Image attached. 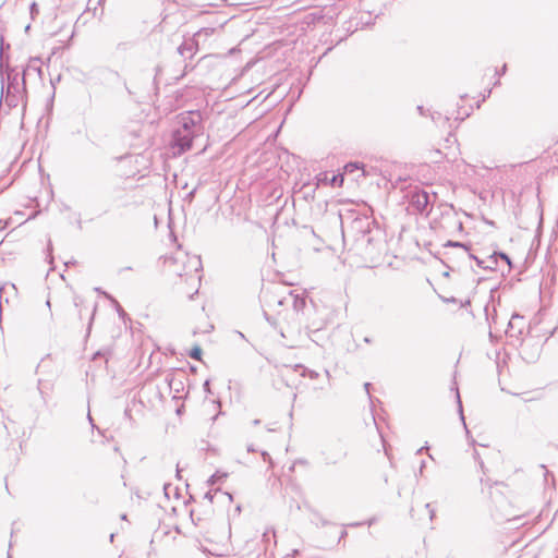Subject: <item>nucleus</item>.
Listing matches in <instances>:
<instances>
[{
	"instance_id": "cd10ccee",
	"label": "nucleus",
	"mask_w": 558,
	"mask_h": 558,
	"mask_svg": "<svg viewBox=\"0 0 558 558\" xmlns=\"http://www.w3.org/2000/svg\"><path fill=\"white\" fill-rule=\"evenodd\" d=\"M425 465H426V463H425V461L423 460V461L421 462V465H420V474H422V473H423V470H424Z\"/></svg>"
},
{
	"instance_id": "7ed1b4c3",
	"label": "nucleus",
	"mask_w": 558,
	"mask_h": 558,
	"mask_svg": "<svg viewBox=\"0 0 558 558\" xmlns=\"http://www.w3.org/2000/svg\"><path fill=\"white\" fill-rule=\"evenodd\" d=\"M1 75V101L4 100L9 108H16L24 102L26 95L25 73H21L10 65H0Z\"/></svg>"
},
{
	"instance_id": "4c0bfd02",
	"label": "nucleus",
	"mask_w": 558,
	"mask_h": 558,
	"mask_svg": "<svg viewBox=\"0 0 558 558\" xmlns=\"http://www.w3.org/2000/svg\"><path fill=\"white\" fill-rule=\"evenodd\" d=\"M364 341H365L366 343H369V342H371V339L366 337V338L364 339Z\"/></svg>"
},
{
	"instance_id": "393cba45",
	"label": "nucleus",
	"mask_w": 558,
	"mask_h": 558,
	"mask_svg": "<svg viewBox=\"0 0 558 558\" xmlns=\"http://www.w3.org/2000/svg\"><path fill=\"white\" fill-rule=\"evenodd\" d=\"M507 71V64H504L502 68L500 69V71H497V75H504Z\"/></svg>"
},
{
	"instance_id": "9b49d317",
	"label": "nucleus",
	"mask_w": 558,
	"mask_h": 558,
	"mask_svg": "<svg viewBox=\"0 0 558 558\" xmlns=\"http://www.w3.org/2000/svg\"><path fill=\"white\" fill-rule=\"evenodd\" d=\"M85 312H86V314L89 315L88 325H87V335H89L90 330H92V325H93V322H94V316H95V313H96V305L90 311L88 308H86V307H81L80 311H78V316H80L81 319L83 318Z\"/></svg>"
},
{
	"instance_id": "e433bc0d",
	"label": "nucleus",
	"mask_w": 558,
	"mask_h": 558,
	"mask_svg": "<svg viewBox=\"0 0 558 558\" xmlns=\"http://www.w3.org/2000/svg\"><path fill=\"white\" fill-rule=\"evenodd\" d=\"M259 423H260V421H259V420H254V421H253V424H254V425H258Z\"/></svg>"
},
{
	"instance_id": "c756f323",
	"label": "nucleus",
	"mask_w": 558,
	"mask_h": 558,
	"mask_svg": "<svg viewBox=\"0 0 558 558\" xmlns=\"http://www.w3.org/2000/svg\"><path fill=\"white\" fill-rule=\"evenodd\" d=\"M311 330H318L320 327L313 324L312 326H307Z\"/></svg>"
},
{
	"instance_id": "5701e85b",
	"label": "nucleus",
	"mask_w": 558,
	"mask_h": 558,
	"mask_svg": "<svg viewBox=\"0 0 558 558\" xmlns=\"http://www.w3.org/2000/svg\"><path fill=\"white\" fill-rule=\"evenodd\" d=\"M217 492H219V489H217L214 494H213L211 492H207V493L205 494V498H206V499H208L210 502H213V500H214V496H215V494H216Z\"/></svg>"
},
{
	"instance_id": "423d86ee",
	"label": "nucleus",
	"mask_w": 558,
	"mask_h": 558,
	"mask_svg": "<svg viewBox=\"0 0 558 558\" xmlns=\"http://www.w3.org/2000/svg\"><path fill=\"white\" fill-rule=\"evenodd\" d=\"M214 33L213 28H203L198 31L193 38L185 39L179 47L178 52L185 59L193 58L198 49V38L202 35L208 36Z\"/></svg>"
},
{
	"instance_id": "a211bd4d",
	"label": "nucleus",
	"mask_w": 558,
	"mask_h": 558,
	"mask_svg": "<svg viewBox=\"0 0 558 558\" xmlns=\"http://www.w3.org/2000/svg\"><path fill=\"white\" fill-rule=\"evenodd\" d=\"M457 400H458V405H459V412H460L461 420H462L463 424L465 425L464 416H463V411H462V403H461V400H460L459 392H457Z\"/></svg>"
},
{
	"instance_id": "1a4fd4ad",
	"label": "nucleus",
	"mask_w": 558,
	"mask_h": 558,
	"mask_svg": "<svg viewBox=\"0 0 558 558\" xmlns=\"http://www.w3.org/2000/svg\"><path fill=\"white\" fill-rule=\"evenodd\" d=\"M444 246L459 248L461 251L463 258H466L468 260L474 259L476 262V265L484 269L485 259H480L478 257L473 255L470 252V247L466 244L457 241H448Z\"/></svg>"
},
{
	"instance_id": "37998d69",
	"label": "nucleus",
	"mask_w": 558,
	"mask_h": 558,
	"mask_svg": "<svg viewBox=\"0 0 558 558\" xmlns=\"http://www.w3.org/2000/svg\"><path fill=\"white\" fill-rule=\"evenodd\" d=\"M46 304H47L48 307H50V301L49 300L46 302Z\"/></svg>"
},
{
	"instance_id": "f704fd0d",
	"label": "nucleus",
	"mask_w": 558,
	"mask_h": 558,
	"mask_svg": "<svg viewBox=\"0 0 558 558\" xmlns=\"http://www.w3.org/2000/svg\"><path fill=\"white\" fill-rule=\"evenodd\" d=\"M180 472H181V470L179 469V465H177V477L178 478H181Z\"/></svg>"
},
{
	"instance_id": "c9c22d12",
	"label": "nucleus",
	"mask_w": 558,
	"mask_h": 558,
	"mask_svg": "<svg viewBox=\"0 0 558 558\" xmlns=\"http://www.w3.org/2000/svg\"><path fill=\"white\" fill-rule=\"evenodd\" d=\"M458 223V228L461 230L462 229V222L461 221H457Z\"/></svg>"
},
{
	"instance_id": "9d476101",
	"label": "nucleus",
	"mask_w": 558,
	"mask_h": 558,
	"mask_svg": "<svg viewBox=\"0 0 558 558\" xmlns=\"http://www.w3.org/2000/svg\"><path fill=\"white\" fill-rule=\"evenodd\" d=\"M166 381L171 390L179 392L183 388V383L175 378L173 374H168L166 376Z\"/></svg>"
},
{
	"instance_id": "58836bf2",
	"label": "nucleus",
	"mask_w": 558,
	"mask_h": 558,
	"mask_svg": "<svg viewBox=\"0 0 558 558\" xmlns=\"http://www.w3.org/2000/svg\"><path fill=\"white\" fill-rule=\"evenodd\" d=\"M113 537H114V534L112 533V534L110 535V542H113Z\"/></svg>"
},
{
	"instance_id": "20e7f679",
	"label": "nucleus",
	"mask_w": 558,
	"mask_h": 558,
	"mask_svg": "<svg viewBox=\"0 0 558 558\" xmlns=\"http://www.w3.org/2000/svg\"><path fill=\"white\" fill-rule=\"evenodd\" d=\"M289 298L292 300L293 311L295 312L296 318L299 320V325L294 326V327H288L287 329L281 328L280 335L282 338H287L289 336H294V335L301 333V328H300L301 317H300V315L301 314L304 315L305 310H307L305 296L295 294L294 292L291 291L289 293Z\"/></svg>"
},
{
	"instance_id": "72a5a7b5",
	"label": "nucleus",
	"mask_w": 558,
	"mask_h": 558,
	"mask_svg": "<svg viewBox=\"0 0 558 558\" xmlns=\"http://www.w3.org/2000/svg\"><path fill=\"white\" fill-rule=\"evenodd\" d=\"M347 536V531H342L339 541L344 538Z\"/></svg>"
},
{
	"instance_id": "79ce46f5",
	"label": "nucleus",
	"mask_w": 558,
	"mask_h": 558,
	"mask_svg": "<svg viewBox=\"0 0 558 558\" xmlns=\"http://www.w3.org/2000/svg\"><path fill=\"white\" fill-rule=\"evenodd\" d=\"M226 495L229 497V499H232V495L226 493Z\"/></svg>"
},
{
	"instance_id": "6ab92c4d",
	"label": "nucleus",
	"mask_w": 558,
	"mask_h": 558,
	"mask_svg": "<svg viewBox=\"0 0 558 558\" xmlns=\"http://www.w3.org/2000/svg\"><path fill=\"white\" fill-rule=\"evenodd\" d=\"M425 508L428 510L429 519L433 520L435 518V509L432 507L430 504H426Z\"/></svg>"
},
{
	"instance_id": "39448f33",
	"label": "nucleus",
	"mask_w": 558,
	"mask_h": 558,
	"mask_svg": "<svg viewBox=\"0 0 558 558\" xmlns=\"http://www.w3.org/2000/svg\"><path fill=\"white\" fill-rule=\"evenodd\" d=\"M430 197L429 194L424 190L412 191L409 194V207L412 211L417 214H428Z\"/></svg>"
},
{
	"instance_id": "0eeeda50",
	"label": "nucleus",
	"mask_w": 558,
	"mask_h": 558,
	"mask_svg": "<svg viewBox=\"0 0 558 558\" xmlns=\"http://www.w3.org/2000/svg\"><path fill=\"white\" fill-rule=\"evenodd\" d=\"M186 262H182L184 265V271H175L179 277H186L193 281L201 280V276L198 275L202 269V260L198 256H189L185 255Z\"/></svg>"
},
{
	"instance_id": "a18cd8bd",
	"label": "nucleus",
	"mask_w": 558,
	"mask_h": 558,
	"mask_svg": "<svg viewBox=\"0 0 558 558\" xmlns=\"http://www.w3.org/2000/svg\"><path fill=\"white\" fill-rule=\"evenodd\" d=\"M480 465H481V468H483L484 466V462L480 461Z\"/></svg>"
},
{
	"instance_id": "4468645a",
	"label": "nucleus",
	"mask_w": 558,
	"mask_h": 558,
	"mask_svg": "<svg viewBox=\"0 0 558 558\" xmlns=\"http://www.w3.org/2000/svg\"><path fill=\"white\" fill-rule=\"evenodd\" d=\"M227 477V474L226 473H219V472H216L215 474H213L209 480H208V483L210 485H214L220 481H222L223 478Z\"/></svg>"
},
{
	"instance_id": "bb28decb",
	"label": "nucleus",
	"mask_w": 558,
	"mask_h": 558,
	"mask_svg": "<svg viewBox=\"0 0 558 558\" xmlns=\"http://www.w3.org/2000/svg\"><path fill=\"white\" fill-rule=\"evenodd\" d=\"M195 191H196V190L194 189V190H192V191L187 194V198H189V199H192V198L194 197V195H195Z\"/></svg>"
},
{
	"instance_id": "ea45409f",
	"label": "nucleus",
	"mask_w": 558,
	"mask_h": 558,
	"mask_svg": "<svg viewBox=\"0 0 558 558\" xmlns=\"http://www.w3.org/2000/svg\"><path fill=\"white\" fill-rule=\"evenodd\" d=\"M474 457H475V459H477V458H478V453H477V451H474Z\"/></svg>"
},
{
	"instance_id": "a19ab883",
	"label": "nucleus",
	"mask_w": 558,
	"mask_h": 558,
	"mask_svg": "<svg viewBox=\"0 0 558 558\" xmlns=\"http://www.w3.org/2000/svg\"><path fill=\"white\" fill-rule=\"evenodd\" d=\"M75 306H80V303L77 302V300L75 299V302H74Z\"/></svg>"
},
{
	"instance_id": "ddd939ff",
	"label": "nucleus",
	"mask_w": 558,
	"mask_h": 558,
	"mask_svg": "<svg viewBox=\"0 0 558 558\" xmlns=\"http://www.w3.org/2000/svg\"><path fill=\"white\" fill-rule=\"evenodd\" d=\"M301 371V376H308L310 378L312 379H316L319 374L315 371H312V369H308L306 367H304L303 365H295V371Z\"/></svg>"
},
{
	"instance_id": "49530a36",
	"label": "nucleus",
	"mask_w": 558,
	"mask_h": 558,
	"mask_svg": "<svg viewBox=\"0 0 558 558\" xmlns=\"http://www.w3.org/2000/svg\"><path fill=\"white\" fill-rule=\"evenodd\" d=\"M8 558H11V555H10V554H8Z\"/></svg>"
},
{
	"instance_id": "f8f14e48",
	"label": "nucleus",
	"mask_w": 558,
	"mask_h": 558,
	"mask_svg": "<svg viewBox=\"0 0 558 558\" xmlns=\"http://www.w3.org/2000/svg\"><path fill=\"white\" fill-rule=\"evenodd\" d=\"M497 264H498L497 252H495L487 259H485L484 269L496 270Z\"/></svg>"
},
{
	"instance_id": "412c9836",
	"label": "nucleus",
	"mask_w": 558,
	"mask_h": 558,
	"mask_svg": "<svg viewBox=\"0 0 558 558\" xmlns=\"http://www.w3.org/2000/svg\"><path fill=\"white\" fill-rule=\"evenodd\" d=\"M260 454L264 461L269 462L270 464L272 463L271 457L267 451H262Z\"/></svg>"
},
{
	"instance_id": "2f4dec72",
	"label": "nucleus",
	"mask_w": 558,
	"mask_h": 558,
	"mask_svg": "<svg viewBox=\"0 0 558 558\" xmlns=\"http://www.w3.org/2000/svg\"><path fill=\"white\" fill-rule=\"evenodd\" d=\"M425 449H428V447H426V446H425V447L420 448V449L416 451V453H417V454H421Z\"/></svg>"
},
{
	"instance_id": "b1692460",
	"label": "nucleus",
	"mask_w": 558,
	"mask_h": 558,
	"mask_svg": "<svg viewBox=\"0 0 558 558\" xmlns=\"http://www.w3.org/2000/svg\"><path fill=\"white\" fill-rule=\"evenodd\" d=\"M345 168L350 169V171H352L353 169H359L360 166L357 163H349V165H347Z\"/></svg>"
},
{
	"instance_id": "7c9ffc66",
	"label": "nucleus",
	"mask_w": 558,
	"mask_h": 558,
	"mask_svg": "<svg viewBox=\"0 0 558 558\" xmlns=\"http://www.w3.org/2000/svg\"><path fill=\"white\" fill-rule=\"evenodd\" d=\"M417 110H418L420 114H422V116L425 114L423 106H418Z\"/></svg>"
},
{
	"instance_id": "473e14b6",
	"label": "nucleus",
	"mask_w": 558,
	"mask_h": 558,
	"mask_svg": "<svg viewBox=\"0 0 558 558\" xmlns=\"http://www.w3.org/2000/svg\"><path fill=\"white\" fill-rule=\"evenodd\" d=\"M247 451L248 452H255V449H254L253 445L247 446Z\"/></svg>"
},
{
	"instance_id": "f257e3e1",
	"label": "nucleus",
	"mask_w": 558,
	"mask_h": 558,
	"mask_svg": "<svg viewBox=\"0 0 558 558\" xmlns=\"http://www.w3.org/2000/svg\"><path fill=\"white\" fill-rule=\"evenodd\" d=\"M343 241L349 250L364 260H376L385 246L384 234L369 217H355L343 229Z\"/></svg>"
},
{
	"instance_id": "c03bdc74",
	"label": "nucleus",
	"mask_w": 558,
	"mask_h": 558,
	"mask_svg": "<svg viewBox=\"0 0 558 558\" xmlns=\"http://www.w3.org/2000/svg\"><path fill=\"white\" fill-rule=\"evenodd\" d=\"M266 320L270 322L269 317L267 316V313H265Z\"/></svg>"
},
{
	"instance_id": "aec40b11",
	"label": "nucleus",
	"mask_w": 558,
	"mask_h": 558,
	"mask_svg": "<svg viewBox=\"0 0 558 558\" xmlns=\"http://www.w3.org/2000/svg\"><path fill=\"white\" fill-rule=\"evenodd\" d=\"M112 302L116 304L118 314L123 317L125 315V312L123 311L121 305L114 299H112Z\"/></svg>"
},
{
	"instance_id": "6e6552de",
	"label": "nucleus",
	"mask_w": 558,
	"mask_h": 558,
	"mask_svg": "<svg viewBox=\"0 0 558 558\" xmlns=\"http://www.w3.org/2000/svg\"><path fill=\"white\" fill-rule=\"evenodd\" d=\"M525 328L524 317L519 314H513L508 322L506 335L510 338H519Z\"/></svg>"
},
{
	"instance_id": "f3484780",
	"label": "nucleus",
	"mask_w": 558,
	"mask_h": 558,
	"mask_svg": "<svg viewBox=\"0 0 558 558\" xmlns=\"http://www.w3.org/2000/svg\"><path fill=\"white\" fill-rule=\"evenodd\" d=\"M29 9H31V15H32V19H34V17H35V15H36V14H38V12H39V9H38L37 3H36V2H33V3L31 4V8H29Z\"/></svg>"
},
{
	"instance_id": "dca6fc26",
	"label": "nucleus",
	"mask_w": 558,
	"mask_h": 558,
	"mask_svg": "<svg viewBox=\"0 0 558 558\" xmlns=\"http://www.w3.org/2000/svg\"><path fill=\"white\" fill-rule=\"evenodd\" d=\"M498 258H501L502 260H505L509 267L511 266V260H510V258H509V256L507 254L498 252L497 253V259Z\"/></svg>"
},
{
	"instance_id": "a878e982",
	"label": "nucleus",
	"mask_w": 558,
	"mask_h": 558,
	"mask_svg": "<svg viewBox=\"0 0 558 558\" xmlns=\"http://www.w3.org/2000/svg\"><path fill=\"white\" fill-rule=\"evenodd\" d=\"M369 387H371V384H369V383H365V384H364V388H365V390H366L367 395H369ZM368 397L371 398V396H368Z\"/></svg>"
},
{
	"instance_id": "2eb2a0df",
	"label": "nucleus",
	"mask_w": 558,
	"mask_h": 558,
	"mask_svg": "<svg viewBox=\"0 0 558 558\" xmlns=\"http://www.w3.org/2000/svg\"><path fill=\"white\" fill-rule=\"evenodd\" d=\"M189 355H190V357H192L194 360H201L202 349L198 345H196L190 351Z\"/></svg>"
},
{
	"instance_id": "4be33fe9",
	"label": "nucleus",
	"mask_w": 558,
	"mask_h": 558,
	"mask_svg": "<svg viewBox=\"0 0 558 558\" xmlns=\"http://www.w3.org/2000/svg\"><path fill=\"white\" fill-rule=\"evenodd\" d=\"M343 181V178L341 175H333L332 179H331V184L332 185H336L339 183H341Z\"/></svg>"
},
{
	"instance_id": "c85d7f7f",
	"label": "nucleus",
	"mask_w": 558,
	"mask_h": 558,
	"mask_svg": "<svg viewBox=\"0 0 558 558\" xmlns=\"http://www.w3.org/2000/svg\"><path fill=\"white\" fill-rule=\"evenodd\" d=\"M204 389H205L206 391H208V392L210 391V390H209V380H206V381L204 383Z\"/></svg>"
},
{
	"instance_id": "f03ea898",
	"label": "nucleus",
	"mask_w": 558,
	"mask_h": 558,
	"mask_svg": "<svg viewBox=\"0 0 558 558\" xmlns=\"http://www.w3.org/2000/svg\"><path fill=\"white\" fill-rule=\"evenodd\" d=\"M204 132L201 111H186L178 117V126L172 132L171 146L177 154H182L192 147L193 140Z\"/></svg>"
}]
</instances>
